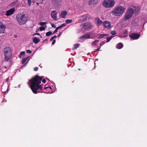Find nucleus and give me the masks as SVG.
Segmentation results:
<instances>
[{
  "label": "nucleus",
  "instance_id": "f257e3e1",
  "mask_svg": "<svg viewBox=\"0 0 147 147\" xmlns=\"http://www.w3.org/2000/svg\"><path fill=\"white\" fill-rule=\"evenodd\" d=\"M42 78L36 76L29 80L28 84L34 93H37V90L39 88L42 89L41 85L40 84L41 82Z\"/></svg>",
  "mask_w": 147,
  "mask_h": 147
},
{
  "label": "nucleus",
  "instance_id": "f03ea898",
  "mask_svg": "<svg viewBox=\"0 0 147 147\" xmlns=\"http://www.w3.org/2000/svg\"><path fill=\"white\" fill-rule=\"evenodd\" d=\"M125 7L121 5L118 6L115 8L111 11V13L113 15L117 16H121L125 11Z\"/></svg>",
  "mask_w": 147,
  "mask_h": 147
},
{
  "label": "nucleus",
  "instance_id": "7ed1b4c3",
  "mask_svg": "<svg viewBox=\"0 0 147 147\" xmlns=\"http://www.w3.org/2000/svg\"><path fill=\"white\" fill-rule=\"evenodd\" d=\"M16 20L18 23L20 25L25 24L28 21V17L25 14L19 13L16 16Z\"/></svg>",
  "mask_w": 147,
  "mask_h": 147
},
{
  "label": "nucleus",
  "instance_id": "20e7f679",
  "mask_svg": "<svg viewBox=\"0 0 147 147\" xmlns=\"http://www.w3.org/2000/svg\"><path fill=\"white\" fill-rule=\"evenodd\" d=\"M3 52L5 56V59L6 60H9L12 55V51L10 48L7 47L4 49Z\"/></svg>",
  "mask_w": 147,
  "mask_h": 147
},
{
  "label": "nucleus",
  "instance_id": "39448f33",
  "mask_svg": "<svg viewBox=\"0 0 147 147\" xmlns=\"http://www.w3.org/2000/svg\"><path fill=\"white\" fill-rule=\"evenodd\" d=\"M134 13L132 8L129 7L125 13L124 20L126 21L131 18L133 16Z\"/></svg>",
  "mask_w": 147,
  "mask_h": 147
},
{
  "label": "nucleus",
  "instance_id": "423d86ee",
  "mask_svg": "<svg viewBox=\"0 0 147 147\" xmlns=\"http://www.w3.org/2000/svg\"><path fill=\"white\" fill-rule=\"evenodd\" d=\"M115 4L114 0H104L103 3V5L107 8H111L113 7Z\"/></svg>",
  "mask_w": 147,
  "mask_h": 147
},
{
  "label": "nucleus",
  "instance_id": "0eeeda50",
  "mask_svg": "<svg viewBox=\"0 0 147 147\" xmlns=\"http://www.w3.org/2000/svg\"><path fill=\"white\" fill-rule=\"evenodd\" d=\"M102 24L104 27L107 29H110L113 27L111 23L109 21H105L103 22Z\"/></svg>",
  "mask_w": 147,
  "mask_h": 147
},
{
  "label": "nucleus",
  "instance_id": "6e6552de",
  "mask_svg": "<svg viewBox=\"0 0 147 147\" xmlns=\"http://www.w3.org/2000/svg\"><path fill=\"white\" fill-rule=\"evenodd\" d=\"M134 13L138 14L140 11V8L138 5H133L131 6Z\"/></svg>",
  "mask_w": 147,
  "mask_h": 147
},
{
  "label": "nucleus",
  "instance_id": "1a4fd4ad",
  "mask_svg": "<svg viewBox=\"0 0 147 147\" xmlns=\"http://www.w3.org/2000/svg\"><path fill=\"white\" fill-rule=\"evenodd\" d=\"M5 29V25L0 22V34L4 33Z\"/></svg>",
  "mask_w": 147,
  "mask_h": 147
},
{
  "label": "nucleus",
  "instance_id": "9d476101",
  "mask_svg": "<svg viewBox=\"0 0 147 147\" xmlns=\"http://www.w3.org/2000/svg\"><path fill=\"white\" fill-rule=\"evenodd\" d=\"M88 16L87 15H84L82 16H80L79 18L78 22L80 23L84 22L85 21L87 18Z\"/></svg>",
  "mask_w": 147,
  "mask_h": 147
},
{
  "label": "nucleus",
  "instance_id": "9b49d317",
  "mask_svg": "<svg viewBox=\"0 0 147 147\" xmlns=\"http://www.w3.org/2000/svg\"><path fill=\"white\" fill-rule=\"evenodd\" d=\"M57 12L56 11H53L51 13V16L52 18L55 21H57Z\"/></svg>",
  "mask_w": 147,
  "mask_h": 147
},
{
  "label": "nucleus",
  "instance_id": "f8f14e48",
  "mask_svg": "<svg viewBox=\"0 0 147 147\" xmlns=\"http://www.w3.org/2000/svg\"><path fill=\"white\" fill-rule=\"evenodd\" d=\"M138 19L136 18L133 20L131 24V26L132 27H135L138 26Z\"/></svg>",
  "mask_w": 147,
  "mask_h": 147
},
{
  "label": "nucleus",
  "instance_id": "ddd939ff",
  "mask_svg": "<svg viewBox=\"0 0 147 147\" xmlns=\"http://www.w3.org/2000/svg\"><path fill=\"white\" fill-rule=\"evenodd\" d=\"M15 11V10L14 8L11 9L6 11V15L7 16H9L13 14Z\"/></svg>",
  "mask_w": 147,
  "mask_h": 147
},
{
  "label": "nucleus",
  "instance_id": "4468645a",
  "mask_svg": "<svg viewBox=\"0 0 147 147\" xmlns=\"http://www.w3.org/2000/svg\"><path fill=\"white\" fill-rule=\"evenodd\" d=\"M98 3V0H89L88 4L89 5H96Z\"/></svg>",
  "mask_w": 147,
  "mask_h": 147
},
{
  "label": "nucleus",
  "instance_id": "2eb2a0df",
  "mask_svg": "<svg viewBox=\"0 0 147 147\" xmlns=\"http://www.w3.org/2000/svg\"><path fill=\"white\" fill-rule=\"evenodd\" d=\"M130 36L133 39L135 40L138 39L140 35L138 34L132 33L130 35Z\"/></svg>",
  "mask_w": 147,
  "mask_h": 147
},
{
  "label": "nucleus",
  "instance_id": "dca6fc26",
  "mask_svg": "<svg viewBox=\"0 0 147 147\" xmlns=\"http://www.w3.org/2000/svg\"><path fill=\"white\" fill-rule=\"evenodd\" d=\"M92 25L90 23H86L84 25V27L85 29H90Z\"/></svg>",
  "mask_w": 147,
  "mask_h": 147
},
{
  "label": "nucleus",
  "instance_id": "f3484780",
  "mask_svg": "<svg viewBox=\"0 0 147 147\" xmlns=\"http://www.w3.org/2000/svg\"><path fill=\"white\" fill-rule=\"evenodd\" d=\"M80 38L81 39L89 38H90V35L88 33L84 35L83 36H81Z\"/></svg>",
  "mask_w": 147,
  "mask_h": 147
},
{
  "label": "nucleus",
  "instance_id": "a211bd4d",
  "mask_svg": "<svg viewBox=\"0 0 147 147\" xmlns=\"http://www.w3.org/2000/svg\"><path fill=\"white\" fill-rule=\"evenodd\" d=\"M67 12L66 11H62L61 13V16L63 18H65V16L67 14Z\"/></svg>",
  "mask_w": 147,
  "mask_h": 147
},
{
  "label": "nucleus",
  "instance_id": "6ab92c4d",
  "mask_svg": "<svg viewBox=\"0 0 147 147\" xmlns=\"http://www.w3.org/2000/svg\"><path fill=\"white\" fill-rule=\"evenodd\" d=\"M103 23L102 21L99 19H98L96 24L98 26H100Z\"/></svg>",
  "mask_w": 147,
  "mask_h": 147
},
{
  "label": "nucleus",
  "instance_id": "aec40b11",
  "mask_svg": "<svg viewBox=\"0 0 147 147\" xmlns=\"http://www.w3.org/2000/svg\"><path fill=\"white\" fill-rule=\"evenodd\" d=\"M42 0H33V1L35 3L36 2V4L38 5L40 3H42L43 2Z\"/></svg>",
  "mask_w": 147,
  "mask_h": 147
},
{
  "label": "nucleus",
  "instance_id": "412c9836",
  "mask_svg": "<svg viewBox=\"0 0 147 147\" xmlns=\"http://www.w3.org/2000/svg\"><path fill=\"white\" fill-rule=\"evenodd\" d=\"M123 44L122 43H119L117 45L116 47L118 49H121L123 47Z\"/></svg>",
  "mask_w": 147,
  "mask_h": 147
},
{
  "label": "nucleus",
  "instance_id": "4be33fe9",
  "mask_svg": "<svg viewBox=\"0 0 147 147\" xmlns=\"http://www.w3.org/2000/svg\"><path fill=\"white\" fill-rule=\"evenodd\" d=\"M99 40H96L92 42V46H94L96 45L97 43H98Z\"/></svg>",
  "mask_w": 147,
  "mask_h": 147
},
{
  "label": "nucleus",
  "instance_id": "5701e85b",
  "mask_svg": "<svg viewBox=\"0 0 147 147\" xmlns=\"http://www.w3.org/2000/svg\"><path fill=\"white\" fill-rule=\"evenodd\" d=\"M33 42L36 44L38 43L40 41L39 40L36 38H33Z\"/></svg>",
  "mask_w": 147,
  "mask_h": 147
},
{
  "label": "nucleus",
  "instance_id": "b1692460",
  "mask_svg": "<svg viewBox=\"0 0 147 147\" xmlns=\"http://www.w3.org/2000/svg\"><path fill=\"white\" fill-rule=\"evenodd\" d=\"M72 22L71 20L68 19L65 21V22L66 24L71 23Z\"/></svg>",
  "mask_w": 147,
  "mask_h": 147
},
{
  "label": "nucleus",
  "instance_id": "393cba45",
  "mask_svg": "<svg viewBox=\"0 0 147 147\" xmlns=\"http://www.w3.org/2000/svg\"><path fill=\"white\" fill-rule=\"evenodd\" d=\"M107 34H102L100 35L99 36V38H103L104 36H107Z\"/></svg>",
  "mask_w": 147,
  "mask_h": 147
},
{
  "label": "nucleus",
  "instance_id": "a878e982",
  "mask_svg": "<svg viewBox=\"0 0 147 147\" xmlns=\"http://www.w3.org/2000/svg\"><path fill=\"white\" fill-rule=\"evenodd\" d=\"M28 57H25L24 59H23L22 61V64L24 63L28 59Z\"/></svg>",
  "mask_w": 147,
  "mask_h": 147
},
{
  "label": "nucleus",
  "instance_id": "bb28decb",
  "mask_svg": "<svg viewBox=\"0 0 147 147\" xmlns=\"http://www.w3.org/2000/svg\"><path fill=\"white\" fill-rule=\"evenodd\" d=\"M79 45H80V44H79L77 43V44H75L74 45V48L75 49H76L79 47Z\"/></svg>",
  "mask_w": 147,
  "mask_h": 147
},
{
  "label": "nucleus",
  "instance_id": "cd10ccee",
  "mask_svg": "<svg viewBox=\"0 0 147 147\" xmlns=\"http://www.w3.org/2000/svg\"><path fill=\"white\" fill-rule=\"evenodd\" d=\"M123 34H125L124 36H122L123 37H126L127 36V31H124L123 33Z\"/></svg>",
  "mask_w": 147,
  "mask_h": 147
},
{
  "label": "nucleus",
  "instance_id": "c85d7f7f",
  "mask_svg": "<svg viewBox=\"0 0 147 147\" xmlns=\"http://www.w3.org/2000/svg\"><path fill=\"white\" fill-rule=\"evenodd\" d=\"M52 34V32L51 31L47 32L46 33V35L47 36H50Z\"/></svg>",
  "mask_w": 147,
  "mask_h": 147
},
{
  "label": "nucleus",
  "instance_id": "c756f323",
  "mask_svg": "<svg viewBox=\"0 0 147 147\" xmlns=\"http://www.w3.org/2000/svg\"><path fill=\"white\" fill-rule=\"evenodd\" d=\"M113 37V36H110L109 37H107V42H109Z\"/></svg>",
  "mask_w": 147,
  "mask_h": 147
},
{
  "label": "nucleus",
  "instance_id": "7c9ffc66",
  "mask_svg": "<svg viewBox=\"0 0 147 147\" xmlns=\"http://www.w3.org/2000/svg\"><path fill=\"white\" fill-rule=\"evenodd\" d=\"M46 24L45 22H40V24L41 26H43Z\"/></svg>",
  "mask_w": 147,
  "mask_h": 147
},
{
  "label": "nucleus",
  "instance_id": "2f4dec72",
  "mask_svg": "<svg viewBox=\"0 0 147 147\" xmlns=\"http://www.w3.org/2000/svg\"><path fill=\"white\" fill-rule=\"evenodd\" d=\"M116 32L115 30H113L111 32V34L113 35H115L116 34Z\"/></svg>",
  "mask_w": 147,
  "mask_h": 147
},
{
  "label": "nucleus",
  "instance_id": "473e14b6",
  "mask_svg": "<svg viewBox=\"0 0 147 147\" xmlns=\"http://www.w3.org/2000/svg\"><path fill=\"white\" fill-rule=\"evenodd\" d=\"M40 30L42 31L45 30V28L44 27L42 26L40 28Z\"/></svg>",
  "mask_w": 147,
  "mask_h": 147
},
{
  "label": "nucleus",
  "instance_id": "72a5a7b5",
  "mask_svg": "<svg viewBox=\"0 0 147 147\" xmlns=\"http://www.w3.org/2000/svg\"><path fill=\"white\" fill-rule=\"evenodd\" d=\"M25 54V52L24 51H22L21 52L20 54V55H24Z\"/></svg>",
  "mask_w": 147,
  "mask_h": 147
},
{
  "label": "nucleus",
  "instance_id": "f704fd0d",
  "mask_svg": "<svg viewBox=\"0 0 147 147\" xmlns=\"http://www.w3.org/2000/svg\"><path fill=\"white\" fill-rule=\"evenodd\" d=\"M57 37V36H52L50 39V40L51 41H52L53 39L54 38H56V37Z\"/></svg>",
  "mask_w": 147,
  "mask_h": 147
},
{
  "label": "nucleus",
  "instance_id": "c9c22d12",
  "mask_svg": "<svg viewBox=\"0 0 147 147\" xmlns=\"http://www.w3.org/2000/svg\"><path fill=\"white\" fill-rule=\"evenodd\" d=\"M32 0H28V5L30 6L31 5V2Z\"/></svg>",
  "mask_w": 147,
  "mask_h": 147
},
{
  "label": "nucleus",
  "instance_id": "e433bc0d",
  "mask_svg": "<svg viewBox=\"0 0 147 147\" xmlns=\"http://www.w3.org/2000/svg\"><path fill=\"white\" fill-rule=\"evenodd\" d=\"M26 51L28 53H32L31 51L30 50H27Z\"/></svg>",
  "mask_w": 147,
  "mask_h": 147
},
{
  "label": "nucleus",
  "instance_id": "4c0bfd02",
  "mask_svg": "<svg viewBox=\"0 0 147 147\" xmlns=\"http://www.w3.org/2000/svg\"><path fill=\"white\" fill-rule=\"evenodd\" d=\"M51 26L53 28H56V26L54 24H51Z\"/></svg>",
  "mask_w": 147,
  "mask_h": 147
},
{
  "label": "nucleus",
  "instance_id": "58836bf2",
  "mask_svg": "<svg viewBox=\"0 0 147 147\" xmlns=\"http://www.w3.org/2000/svg\"><path fill=\"white\" fill-rule=\"evenodd\" d=\"M58 29H57V28H56V29L53 32V33H56L58 30Z\"/></svg>",
  "mask_w": 147,
  "mask_h": 147
},
{
  "label": "nucleus",
  "instance_id": "ea45409f",
  "mask_svg": "<svg viewBox=\"0 0 147 147\" xmlns=\"http://www.w3.org/2000/svg\"><path fill=\"white\" fill-rule=\"evenodd\" d=\"M104 44H105V42H101L100 43V46H102Z\"/></svg>",
  "mask_w": 147,
  "mask_h": 147
},
{
  "label": "nucleus",
  "instance_id": "a19ab883",
  "mask_svg": "<svg viewBox=\"0 0 147 147\" xmlns=\"http://www.w3.org/2000/svg\"><path fill=\"white\" fill-rule=\"evenodd\" d=\"M38 67H36L34 68V70L35 71H37L38 70Z\"/></svg>",
  "mask_w": 147,
  "mask_h": 147
},
{
  "label": "nucleus",
  "instance_id": "79ce46f5",
  "mask_svg": "<svg viewBox=\"0 0 147 147\" xmlns=\"http://www.w3.org/2000/svg\"><path fill=\"white\" fill-rule=\"evenodd\" d=\"M51 1L53 3H55L57 1V0H51Z\"/></svg>",
  "mask_w": 147,
  "mask_h": 147
},
{
  "label": "nucleus",
  "instance_id": "37998d69",
  "mask_svg": "<svg viewBox=\"0 0 147 147\" xmlns=\"http://www.w3.org/2000/svg\"><path fill=\"white\" fill-rule=\"evenodd\" d=\"M55 42H56V40H54L53 41V42H52V45H54V44H55Z\"/></svg>",
  "mask_w": 147,
  "mask_h": 147
},
{
  "label": "nucleus",
  "instance_id": "c03bdc74",
  "mask_svg": "<svg viewBox=\"0 0 147 147\" xmlns=\"http://www.w3.org/2000/svg\"><path fill=\"white\" fill-rule=\"evenodd\" d=\"M100 48L98 49H95L94 50V52H95L96 51H99L100 50Z\"/></svg>",
  "mask_w": 147,
  "mask_h": 147
},
{
  "label": "nucleus",
  "instance_id": "a18cd8bd",
  "mask_svg": "<svg viewBox=\"0 0 147 147\" xmlns=\"http://www.w3.org/2000/svg\"><path fill=\"white\" fill-rule=\"evenodd\" d=\"M62 27H61V25L59 26H58V27H57V29L59 30V29H61Z\"/></svg>",
  "mask_w": 147,
  "mask_h": 147
},
{
  "label": "nucleus",
  "instance_id": "49530a36",
  "mask_svg": "<svg viewBox=\"0 0 147 147\" xmlns=\"http://www.w3.org/2000/svg\"><path fill=\"white\" fill-rule=\"evenodd\" d=\"M62 27L65 26L66 25V24L64 23L61 25Z\"/></svg>",
  "mask_w": 147,
  "mask_h": 147
},
{
  "label": "nucleus",
  "instance_id": "de8ad7c7",
  "mask_svg": "<svg viewBox=\"0 0 147 147\" xmlns=\"http://www.w3.org/2000/svg\"><path fill=\"white\" fill-rule=\"evenodd\" d=\"M35 35H40V34H39V33H36L34 34L33 35V36H34Z\"/></svg>",
  "mask_w": 147,
  "mask_h": 147
},
{
  "label": "nucleus",
  "instance_id": "09e8293b",
  "mask_svg": "<svg viewBox=\"0 0 147 147\" xmlns=\"http://www.w3.org/2000/svg\"><path fill=\"white\" fill-rule=\"evenodd\" d=\"M42 81L43 83H45L46 82V80L45 79H43Z\"/></svg>",
  "mask_w": 147,
  "mask_h": 147
},
{
  "label": "nucleus",
  "instance_id": "8fccbe9b",
  "mask_svg": "<svg viewBox=\"0 0 147 147\" xmlns=\"http://www.w3.org/2000/svg\"><path fill=\"white\" fill-rule=\"evenodd\" d=\"M62 32H60L59 33L58 35L57 36H58V37L60 36H61V34Z\"/></svg>",
  "mask_w": 147,
  "mask_h": 147
},
{
  "label": "nucleus",
  "instance_id": "3c124183",
  "mask_svg": "<svg viewBox=\"0 0 147 147\" xmlns=\"http://www.w3.org/2000/svg\"><path fill=\"white\" fill-rule=\"evenodd\" d=\"M2 92H3V93H5L6 92H5V91H4V90H3V88H2Z\"/></svg>",
  "mask_w": 147,
  "mask_h": 147
},
{
  "label": "nucleus",
  "instance_id": "603ef678",
  "mask_svg": "<svg viewBox=\"0 0 147 147\" xmlns=\"http://www.w3.org/2000/svg\"><path fill=\"white\" fill-rule=\"evenodd\" d=\"M8 78H7L6 80V81H8Z\"/></svg>",
  "mask_w": 147,
  "mask_h": 147
},
{
  "label": "nucleus",
  "instance_id": "864d4df0",
  "mask_svg": "<svg viewBox=\"0 0 147 147\" xmlns=\"http://www.w3.org/2000/svg\"><path fill=\"white\" fill-rule=\"evenodd\" d=\"M78 70H81V69H79Z\"/></svg>",
  "mask_w": 147,
  "mask_h": 147
}]
</instances>
